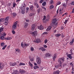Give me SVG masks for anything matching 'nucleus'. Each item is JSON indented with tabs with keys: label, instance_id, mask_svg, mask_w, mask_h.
<instances>
[{
	"label": "nucleus",
	"instance_id": "obj_1",
	"mask_svg": "<svg viewBox=\"0 0 74 74\" xmlns=\"http://www.w3.org/2000/svg\"><path fill=\"white\" fill-rule=\"evenodd\" d=\"M64 58L63 57L60 58L58 60V63H60V64H62V63H64Z\"/></svg>",
	"mask_w": 74,
	"mask_h": 74
},
{
	"label": "nucleus",
	"instance_id": "obj_2",
	"mask_svg": "<svg viewBox=\"0 0 74 74\" xmlns=\"http://www.w3.org/2000/svg\"><path fill=\"white\" fill-rule=\"evenodd\" d=\"M36 62L37 64H40L41 63V58L40 57H37L36 58Z\"/></svg>",
	"mask_w": 74,
	"mask_h": 74
},
{
	"label": "nucleus",
	"instance_id": "obj_3",
	"mask_svg": "<svg viewBox=\"0 0 74 74\" xmlns=\"http://www.w3.org/2000/svg\"><path fill=\"white\" fill-rule=\"evenodd\" d=\"M17 23H18V21H16L14 23L13 25L12 26V29L14 30H15L16 29V25H17Z\"/></svg>",
	"mask_w": 74,
	"mask_h": 74
},
{
	"label": "nucleus",
	"instance_id": "obj_4",
	"mask_svg": "<svg viewBox=\"0 0 74 74\" xmlns=\"http://www.w3.org/2000/svg\"><path fill=\"white\" fill-rule=\"evenodd\" d=\"M31 36L32 37H35L36 36L37 34V31H35L34 32H33L31 33Z\"/></svg>",
	"mask_w": 74,
	"mask_h": 74
},
{
	"label": "nucleus",
	"instance_id": "obj_5",
	"mask_svg": "<svg viewBox=\"0 0 74 74\" xmlns=\"http://www.w3.org/2000/svg\"><path fill=\"white\" fill-rule=\"evenodd\" d=\"M39 50H41L42 52H44L46 51V49L43 47H41L39 48Z\"/></svg>",
	"mask_w": 74,
	"mask_h": 74
},
{
	"label": "nucleus",
	"instance_id": "obj_6",
	"mask_svg": "<svg viewBox=\"0 0 74 74\" xmlns=\"http://www.w3.org/2000/svg\"><path fill=\"white\" fill-rule=\"evenodd\" d=\"M34 16H35V13H30L29 14V16L30 17H32L33 18H34Z\"/></svg>",
	"mask_w": 74,
	"mask_h": 74
},
{
	"label": "nucleus",
	"instance_id": "obj_7",
	"mask_svg": "<svg viewBox=\"0 0 74 74\" xmlns=\"http://www.w3.org/2000/svg\"><path fill=\"white\" fill-rule=\"evenodd\" d=\"M10 64L11 66H16V65L17 64L16 62H14V63H13L12 62H10Z\"/></svg>",
	"mask_w": 74,
	"mask_h": 74
},
{
	"label": "nucleus",
	"instance_id": "obj_8",
	"mask_svg": "<svg viewBox=\"0 0 74 74\" xmlns=\"http://www.w3.org/2000/svg\"><path fill=\"white\" fill-rule=\"evenodd\" d=\"M19 72L21 74H24L25 73V71L24 70L20 69L19 70Z\"/></svg>",
	"mask_w": 74,
	"mask_h": 74
},
{
	"label": "nucleus",
	"instance_id": "obj_9",
	"mask_svg": "<svg viewBox=\"0 0 74 74\" xmlns=\"http://www.w3.org/2000/svg\"><path fill=\"white\" fill-rule=\"evenodd\" d=\"M45 57L47 58V57H51V54L49 53H46L45 54Z\"/></svg>",
	"mask_w": 74,
	"mask_h": 74
},
{
	"label": "nucleus",
	"instance_id": "obj_10",
	"mask_svg": "<svg viewBox=\"0 0 74 74\" xmlns=\"http://www.w3.org/2000/svg\"><path fill=\"white\" fill-rule=\"evenodd\" d=\"M36 27V25L35 24H33L32 25L31 29L32 31L34 30V28Z\"/></svg>",
	"mask_w": 74,
	"mask_h": 74
},
{
	"label": "nucleus",
	"instance_id": "obj_11",
	"mask_svg": "<svg viewBox=\"0 0 74 74\" xmlns=\"http://www.w3.org/2000/svg\"><path fill=\"white\" fill-rule=\"evenodd\" d=\"M51 28H52V27L49 26L46 29V32H49V31L51 29Z\"/></svg>",
	"mask_w": 74,
	"mask_h": 74
},
{
	"label": "nucleus",
	"instance_id": "obj_12",
	"mask_svg": "<svg viewBox=\"0 0 74 74\" xmlns=\"http://www.w3.org/2000/svg\"><path fill=\"white\" fill-rule=\"evenodd\" d=\"M71 55H72L71 54L67 55V57L69 58L70 59H71L73 58V56H71Z\"/></svg>",
	"mask_w": 74,
	"mask_h": 74
},
{
	"label": "nucleus",
	"instance_id": "obj_13",
	"mask_svg": "<svg viewBox=\"0 0 74 74\" xmlns=\"http://www.w3.org/2000/svg\"><path fill=\"white\" fill-rule=\"evenodd\" d=\"M38 29H39V30H42L44 29V27L42 25H40L38 27Z\"/></svg>",
	"mask_w": 74,
	"mask_h": 74
},
{
	"label": "nucleus",
	"instance_id": "obj_14",
	"mask_svg": "<svg viewBox=\"0 0 74 74\" xmlns=\"http://www.w3.org/2000/svg\"><path fill=\"white\" fill-rule=\"evenodd\" d=\"M0 38L1 40H5V39H6L5 37H4V36H3V35H2L0 37Z\"/></svg>",
	"mask_w": 74,
	"mask_h": 74
},
{
	"label": "nucleus",
	"instance_id": "obj_15",
	"mask_svg": "<svg viewBox=\"0 0 74 74\" xmlns=\"http://www.w3.org/2000/svg\"><path fill=\"white\" fill-rule=\"evenodd\" d=\"M56 58V54H54L53 57V61H55Z\"/></svg>",
	"mask_w": 74,
	"mask_h": 74
},
{
	"label": "nucleus",
	"instance_id": "obj_16",
	"mask_svg": "<svg viewBox=\"0 0 74 74\" xmlns=\"http://www.w3.org/2000/svg\"><path fill=\"white\" fill-rule=\"evenodd\" d=\"M36 41L37 43H39V42H40L41 40L39 38L37 39H36Z\"/></svg>",
	"mask_w": 74,
	"mask_h": 74
},
{
	"label": "nucleus",
	"instance_id": "obj_17",
	"mask_svg": "<svg viewBox=\"0 0 74 74\" xmlns=\"http://www.w3.org/2000/svg\"><path fill=\"white\" fill-rule=\"evenodd\" d=\"M29 66H30V67H32H32H33V65L31 63V62H30V61H29Z\"/></svg>",
	"mask_w": 74,
	"mask_h": 74
},
{
	"label": "nucleus",
	"instance_id": "obj_18",
	"mask_svg": "<svg viewBox=\"0 0 74 74\" xmlns=\"http://www.w3.org/2000/svg\"><path fill=\"white\" fill-rule=\"evenodd\" d=\"M56 18H55L53 19V21L52 22L53 23H55L56 22Z\"/></svg>",
	"mask_w": 74,
	"mask_h": 74
},
{
	"label": "nucleus",
	"instance_id": "obj_19",
	"mask_svg": "<svg viewBox=\"0 0 74 74\" xmlns=\"http://www.w3.org/2000/svg\"><path fill=\"white\" fill-rule=\"evenodd\" d=\"M25 10L23 9H22L21 11V12L22 14H25Z\"/></svg>",
	"mask_w": 74,
	"mask_h": 74
},
{
	"label": "nucleus",
	"instance_id": "obj_20",
	"mask_svg": "<svg viewBox=\"0 0 74 74\" xmlns=\"http://www.w3.org/2000/svg\"><path fill=\"white\" fill-rule=\"evenodd\" d=\"M28 26V23H24V27L25 28H26V27H27Z\"/></svg>",
	"mask_w": 74,
	"mask_h": 74
},
{
	"label": "nucleus",
	"instance_id": "obj_21",
	"mask_svg": "<svg viewBox=\"0 0 74 74\" xmlns=\"http://www.w3.org/2000/svg\"><path fill=\"white\" fill-rule=\"evenodd\" d=\"M13 74H19V73H18V71L17 70H15L14 71Z\"/></svg>",
	"mask_w": 74,
	"mask_h": 74
},
{
	"label": "nucleus",
	"instance_id": "obj_22",
	"mask_svg": "<svg viewBox=\"0 0 74 74\" xmlns=\"http://www.w3.org/2000/svg\"><path fill=\"white\" fill-rule=\"evenodd\" d=\"M34 58L33 57H31L30 59V61L31 62H34Z\"/></svg>",
	"mask_w": 74,
	"mask_h": 74
},
{
	"label": "nucleus",
	"instance_id": "obj_23",
	"mask_svg": "<svg viewBox=\"0 0 74 74\" xmlns=\"http://www.w3.org/2000/svg\"><path fill=\"white\" fill-rule=\"evenodd\" d=\"M45 19H46V16H43V19H42L43 22V23H44L45 22L44 21V20H45Z\"/></svg>",
	"mask_w": 74,
	"mask_h": 74
},
{
	"label": "nucleus",
	"instance_id": "obj_24",
	"mask_svg": "<svg viewBox=\"0 0 74 74\" xmlns=\"http://www.w3.org/2000/svg\"><path fill=\"white\" fill-rule=\"evenodd\" d=\"M34 5L36 6L37 8H38L39 7V5H38V3H35L34 4Z\"/></svg>",
	"mask_w": 74,
	"mask_h": 74
},
{
	"label": "nucleus",
	"instance_id": "obj_25",
	"mask_svg": "<svg viewBox=\"0 0 74 74\" xmlns=\"http://www.w3.org/2000/svg\"><path fill=\"white\" fill-rule=\"evenodd\" d=\"M30 10H33V9L34 8V6L33 5H31L29 6Z\"/></svg>",
	"mask_w": 74,
	"mask_h": 74
},
{
	"label": "nucleus",
	"instance_id": "obj_26",
	"mask_svg": "<svg viewBox=\"0 0 74 74\" xmlns=\"http://www.w3.org/2000/svg\"><path fill=\"white\" fill-rule=\"evenodd\" d=\"M5 39L6 40H11V39H12V37H9V38H7Z\"/></svg>",
	"mask_w": 74,
	"mask_h": 74
},
{
	"label": "nucleus",
	"instance_id": "obj_27",
	"mask_svg": "<svg viewBox=\"0 0 74 74\" xmlns=\"http://www.w3.org/2000/svg\"><path fill=\"white\" fill-rule=\"evenodd\" d=\"M12 15L14 16L15 17V16H16V15H17V14H16V13L14 12L13 13Z\"/></svg>",
	"mask_w": 74,
	"mask_h": 74
},
{
	"label": "nucleus",
	"instance_id": "obj_28",
	"mask_svg": "<svg viewBox=\"0 0 74 74\" xmlns=\"http://www.w3.org/2000/svg\"><path fill=\"white\" fill-rule=\"evenodd\" d=\"M46 4L47 3L46 2H44L42 3V5H43V6H45Z\"/></svg>",
	"mask_w": 74,
	"mask_h": 74
},
{
	"label": "nucleus",
	"instance_id": "obj_29",
	"mask_svg": "<svg viewBox=\"0 0 74 74\" xmlns=\"http://www.w3.org/2000/svg\"><path fill=\"white\" fill-rule=\"evenodd\" d=\"M20 66H25V64L22 62H21L19 64Z\"/></svg>",
	"mask_w": 74,
	"mask_h": 74
},
{
	"label": "nucleus",
	"instance_id": "obj_30",
	"mask_svg": "<svg viewBox=\"0 0 74 74\" xmlns=\"http://www.w3.org/2000/svg\"><path fill=\"white\" fill-rule=\"evenodd\" d=\"M9 20V17H7L5 18V21H8V20Z\"/></svg>",
	"mask_w": 74,
	"mask_h": 74
},
{
	"label": "nucleus",
	"instance_id": "obj_31",
	"mask_svg": "<svg viewBox=\"0 0 74 74\" xmlns=\"http://www.w3.org/2000/svg\"><path fill=\"white\" fill-rule=\"evenodd\" d=\"M54 7V6L53 5H51L50 6V9H52Z\"/></svg>",
	"mask_w": 74,
	"mask_h": 74
},
{
	"label": "nucleus",
	"instance_id": "obj_32",
	"mask_svg": "<svg viewBox=\"0 0 74 74\" xmlns=\"http://www.w3.org/2000/svg\"><path fill=\"white\" fill-rule=\"evenodd\" d=\"M16 4V3H13V7H14V8H15V6Z\"/></svg>",
	"mask_w": 74,
	"mask_h": 74
},
{
	"label": "nucleus",
	"instance_id": "obj_33",
	"mask_svg": "<svg viewBox=\"0 0 74 74\" xmlns=\"http://www.w3.org/2000/svg\"><path fill=\"white\" fill-rule=\"evenodd\" d=\"M60 34H57L56 35V37H59V36H60Z\"/></svg>",
	"mask_w": 74,
	"mask_h": 74
},
{
	"label": "nucleus",
	"instance_id": "obj_34",
	"mask_svg": "<svg viewBox=\"0 0 74 74\" xmlns=\"http://www.w3.org/2000/svg\"><path fill=\"white\" fill-rule=\"evenodd\" d=\"M7 45H5V46H4L2 48V49L3 50L5 49V48H6V47H7Z\"/></svg>",
	"mask_w": 74,
	"mask_h": 74
},
{
	"label": "nucleus",
	"instance_id": "obj_35",
	"mask_svg": "<svg viewBox=\"0 0 74 74\" xmlns=\"http://www.w3.org/2000/svg\"><path fill=\"white\" fill-rule=\"evenodd\" d=\"M4 21V18H1L0 19V22H3Z\"/></svg>",
	"mask_w": 74,
	"mask_h": 74
},
{
	"label": "nucleus",
	"instance_id": "obj_36",
	"mask_svg": "<svg viewBox=\"0 0 74 74\" xmlns=\"http://www.w3.org/2000/svg\"><path fill=\"white\" fill-rule=\"evenodd\" d=\"M68 19L65 20V21L64 22V23L65 24H66L67 23V22H68Z\"/></svg>",
	"mask_w": 74,
	"mask_h": 74
},
{
	"label": "nucleus",
	"instance_id": "obj_37",
	"mask_svg": "<svg viewBox=\"0 0 74 74\" xmlns=\"http://www.w3.org/2000/svg\"><path fill=\"white\" fill-rule=\"evenodd\" d=\"M4 45H5V43H4V42H2L1 44V45L2 47H3V46H4Z\"/></svg>",
	"mask_w": 74,
	"mask_h": 74
},
{
	"label": "nucleus",
	"instance_id": "obj_38",
	"mask_svg": "<svg viewBox=\"0 0 74 74\" xmlns=\"http://www.w3.org/2000/svg\"><path fill=\"white\" fill-rule=\"evenodd\" d=\"M8 21H5V22L4 23V25H7L8 24Z\"/></svg>",
	"mask_w": 74,
	"mask_h": 74
},
{
	"label": "nucleus",
	"instance_id": "obj_39",
	"mask_svg": "<svg viewBox=\"0 0 74 74\" xmlns=\"http://www.w3.org/2000/svg\"><path fill=\"white\" fill-rule=\"evenodd\" d=\"M70 52H71V53L73 55V49H71L70 50Z\"/></svg>",
	"mask_w": 74,
	"mask_h": 74
},
{
	"label": "nucleus",
	"instance_id": "obj_40",
	"mask_svg": "<svg viewBox=\"0 0 74 74\" xmlns=\"http://www.w3.org/2000/svg\"><path fill=\"white\" fill-rule=\"evenodd\" d=\"M16 51L17 52H20V51H21L20 50V49H16Z\"/></svg>",
	"mask_w": 74,
	"mask_h": 74
},
{
	"label": "nucleus",
	"instance_id": "obj_41",
	"mask_svg": "<svg viewBox=\"0 0 74 74\" xmlns=\"http://www.w3.org/2000/svg\"><path fill=\"white\" fill-rule=\"evenodd\" d=\"M4 67V65H2L0 66V69H3V68Z\"/></svg>",
	"mask_w": 74,
	"mask_h": 74
},
{
	"label": "nucleus",
	"instance_id": "obj_42",
	"mask_svg": "<svg viewBox=\"0 0 74 74\" xmlns=\"http://www.w3.org/2000/svg\"><path fill=\"white\" fill-rule=\"evenodd\" d=\"M48 34V32H45L42 34L43 35H45V34Z\"/></svg>",
	"mask_w": 74,
	"mask_h": 74
},
{
	"label": "nucleus",
	"instance_id": "obj_43",
	"mask_svg": "<svg viewBox=\"0 0 74 74\" xmlns=\"http://www.w3.org/2000/svg\"><path fill=\"white\" fill-rule=\"evenodd\" d=\"M47 42H48L47 39H46L45 40L44 42L45 44H47Z\"/></svg>",
	"mask_w": 74,
	"mask_h": 74
},
{
	"label": "nucleus",
	"instance_id": "obj_44",
	"mask_svg": "<svg viewBox=\"0 0 74 74\" xmlns=\"http://www.w3.org/2000/svg\"><path fill=\"white\" fill-rule=\"evenodd\" d=\"M31 51H34V48H33V47H32L31 48Z\"/></svg>",
	"mask_w": 74,
	"mask_h": 74
},
{
	"label": "nucleus",
	"instance_id": "obj_45",
	"mask_svg": "<svg viewBox=\"0 0 74 74\" xmlns=\"http://www.w3.org/2000/svg\"><path fill=\"white\" fill-rule=\"evenodd\" d=\"M3 31V28H1L0 29V33H1Z\"/></svg>",
	"mask_w": 74,
	"mask_h": 74
},
{
	"label": "nucleus",
	"instance_id": "obj_46",
	"mask_svg": "<svg viewBox=\"0 0 74 74\" xmlns=\"http://www.w3.org/2000/svg\"><path fill=\"white\" fill-rule=\"evenodd\" d=\"M43 47L44 48H47V47H48L47 46V45H43Z\"/></svg>",
	"mask_w": 74,
	"mask_h": 74
},
{
	"label": "nucleus",
	"instance_id": "obj_47",
	"mask_svg": "<svg viewBox=\"0 0 74 74\" xmlns=\"http://www.w3.org/2000/svg\"><path fill=\"white\" fill-rule=\"evenodd\" d=\"M2 36H6V34L5 33H4L2 35Z\"/></svg>",
	"mask_w": 74,
	"mask_h": 74
},
{
	"label": "nucleus",
	"instance_id": "obj_48",
	"mask_svg": "<svg viewBox=\"0 0 74 74\" xmlns=\"http://www.w3.org/2000/svg\"><path fill=\"white\" fill-rule=\"evenodd\" d=\"M12 32L13 34H15V31H14V30H12Z\"/></svg>",
	"mask_w": 74,
	"mask_h": 74
},
{
	"label": "nucleus",
	"instance_id": "obj_49",
	"mask_svg": "<svg viewBox=\"0 0 74 74\" xmlns=\"http://www.w3.org/2000/svg\"><path fill=\"white\" fill-rule=\"evenodd\" d=\"M23 45H24L23 44V42H22L21 44V46L22 47H23Z\"/></svg>",
	"mask_w": 74,
	"mask_h": 74
},
{
	"label": "nucleus",
	"instance_id": "obj_50",
	"mask_svg": "<svg viewBox=\"0 0 74 74\" xmlns=\"http://www.w3.org/2000/svg\"><path fill=\"white\" fill-rule=\"evenodd\" d=\"M55 67L56 69H58V68H59V66L58 65H56L55 66Z\"/></svg>",
	"mask_w": 74,
	"mask_h": 74
},
{
	"label": "nucleus",
	"instance_id": "obj_51",
	"mask_svg": "<svg viewBox=\"0 0 74 74\" xmlns=\"http://www.w3.org/2000/svg\"><path fill=\"white\" fill-rule=\"evenodd\" d=\"M71 5H74V1H73L72 2H71Z\"/></svg>",
	"mask_w": 74,
	"mask_h": 74
},
{
	"label": "nucleus",
	"instance_id": "obj_52",
	"mask_svg": "<svg viewBox=\"0 0 74 74\" xmlns=\"http://www.w3.org/2000/svg\"><path fill=\"white\" fill-rule=\"evenodd\" d=\"M63 8L59 10V12H62V11H63Z\"/></svg>",
	"mask_w": 74,
	"mask_h": 74
},
{
	"label": "nucleus",
	"instance_id": "obj_53",
	"mask_svg": "<svg viewBox=\"0 0 74 74\" xmlns=\"http://www.w3.org/2000/svg\"><path fill=\"white\" fill-rule=\"evenodd\" d=\"M37 11H38V14H39V13H40V9H38Z\"/></svg>",
	"mask_w": 74,
	"mask_h": 74
},
{
	"label": "nucleus",
	"instance_id": "obj_54",
	"mask_svg": "<svg viewBox=\"0 0 74 74\" xmlns=\"http://www.w3.org/2000/svg\"><path fill=\"white\" fill-rule=\"evenodd\" d=\"M60 4H61V2H58V3L57 5H60Z\"/></svg>",
	"mask_w": 74,
	"mask_h": 74
},
{
	"label": "nucleus",
	"instance_id": "obj_55",
	"mask_svg": "<svg viewBox=\"0 0 74 74\" xmlns=\"http://www.w3.org/2000/svg\"><path fill=\"white\" fill-rule=\"evenodd\" d=\"M72 13H74V8H73L72 10Z\"/></svg>",
	"mask_w": 74,
	"mask_h": 74
},
{
	"label": "nucleus",
	"instance_id": "obj_56",
	"mask_svg": "<svg viewBox=\"0 0 74 74\" xmlns=\"http://www.w3.org/2000/svg\"><path fill=\"white\" fill-rule=\"evenodd\" d=\"M44 1V0H41L40 1V3H42Z\"/></svg>",
	"mask_w": 74,
	"mask_h": 74
},
{
	"label": "nucleus",
	"instance_id": "obj_57",
	"mask_svg": "<svg viewBox=\"0 0 74 74\" xmlns=\"http://www.w3.org/2000/svg\"><path fill=\"white\" fill-rule=\"evenodd\" d=\"M74 43V42H73L72 41H71V42H70V45H72V44H73Z\"/></svg>",
	"mask_w": 74,
	"mask_h": 74
},
{
	"label": "nucleus",
	"instance_id": "obj_58",
	"mask_svg": "<svg viewBox=\"0 0 74 74\" xmlns=\"http://www.w3.org/2000/svg\"><path fill=\"white\" fill-rule=\"evenodd\" d=\"M53 0H51L50 1V3L51 4H52V3H53Z\"/></svg>",
	"mask_w": 74,
	"mask_h": 74
},
{
	"label": "nucleus",
	"instance_id": "obj_59",
	"mask_svg": "<svg viewBox=\"0 0 74 74\" xmlns=\"http://www.w3.org/2000/svg\"><path fill=\"white\" fill-rule=\"evenodd\" d=\"M34 69H35V70L36 69H37L36 68V66H34Z\"/></svg>",
	"mask_w": 74,
	"mask_h": 74
},
{
	"label": "nucleus",
	"instance_id": "obj_60",
	"mask_svg": "<svg viewBox=\"0 0 74 74\" xmlns=\"http://www.w3.org/2000/svg\"><path fill=\"white\" fill-rule=\"evenodd\" d=\"M70 64L71 65V66H73V62L70 63Z\"/></svg>",
	"mask_w": 74,
	"mask_h": 74
},
{
	"label": "nucleus",
	"instance_id": "obj_61",
	"mask_svg": "<svg viewBox=\"0 0 74 74\" xmlns=\"http://www.w3.org/2000/svg\"><path fill=\"white\" fill-rule=\"evenodd\" d=\"M61 30H63V29H64V27L63 26H62L61 27Z\"/></svg>",
	"mask_w": 74,
	"mask_h": 74
},
{
	"label": "nucleus",
	"instance_id": "obj_62",
	"mask_svg": "<svg viewBox=\"0 0 74 74\" xmlns=\"http://www.w3.org/2000/svg\"><path fill=\"white\" fill-rule=\"evenodd\" d=\"M29 10V8H26V10L27 11H28Z\"/></svg>",
	"mask_w": 74,
	"mask_h": 74
},
{
	"label": "nucleus",
	"instance_id": "obj_63",
	"mask_svg": "<svg viewBox=\"0 0 74 74\" xmlns=\"http://www.w3.org/2000/svg\"><path fill=\"white\" fill-rule=\"evenodd\" d=\"M36 69H39V66L37 65L36 66Z\"/></svg>",
	"mask_w": 74,
	"mask_h": 74
},
{
	"label": "nucleus",
	"instance_id": "obj_64",
	"mask_svg": "<svg viewBox=\"0 0 74 74\" xmlns=\"http://www.w3.org/2000/svg\"><path fill=\"white\" fill-rule=\"evenodd\" d=\"M24 47H27V44H26V43H24Z\"/></svg>",
	"mask_w": 74,
	"mask_h": 74
}]
</instances>
